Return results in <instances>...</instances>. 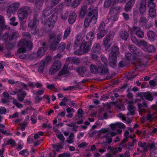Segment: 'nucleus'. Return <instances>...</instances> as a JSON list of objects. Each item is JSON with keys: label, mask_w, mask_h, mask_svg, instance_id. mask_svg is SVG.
Masks as SVG:
<instances>
[{"label": "nucleus", "mask_w": 157, "mask_h": 157, "mask_svg": "<svg viewBox=\"0 0 157 157\" xmlns=\"http://www.w3.org/2000/svg\"><path fill=\"white\" fill-rule=\"evenodd\" d=\"M149 15L152 18L155 17L156 16V12L154 8H150L149 10Z\"/></svg>", "instance_id": "79ce46f5"}, {"label": "nucleus", "mask_w": 157, "mask_h": 157, "mask_svg": "<svg viewBox=\"0 0 157 157\" xmlns=\"http://www.w3.org/2000/svg\"><path fill=\"white\" fill-rule=\"evenodd\" d=\"M79 0H75L71 4V6L73 8H75L77 7L80 4Z\"/></svg>", "instance_id": "864d4df0"}, {"label": "nucleus", "mask_w": 157, "mask_h": 157, "mask_svg": "<svg viewBox=\"0 0 157 157\" xmlns=\"http://www.w3.org/2000/svg\"><path fill=\"white\" fill-rule=\"evenodd\" d=\"M131 40L136 45L138 44L139 41H138L136 37L132 36L131 37Z\"/></svg>", "instance_id": "680f3d73"}, {"label": "nucleus", "mask_w": 157, "mask_h": 157, "mask_svg": "<svg viewBox=\"0 0 157 157\" xmlns=\"http://www.w3.org/2000/svg\"><path fill=\"white\" fill-rule=\"evenodd\" d=\"M37 16L35 14L33 18L28 23V27L30 28H36L39 24V21L37 18Z\"/></svg>", "instance_id": "9b49d317"}, {"label": "nucleus", "mask_w": 157, "mask_h": 157, "mask_svg": "<svg viewBox=\"0 0 157 157\" xmlns=\"http://www.w3.org/2000/svg\"><path fill=\"white\" fill-rule=\"evenodd\" d=\"M47 48L46 47L40 48L37 52V56L40 57H42L47 51Z\"/></svg>", "instance_id": "5701e85b"}, {"label": "nucleus", "mask_w": 157, "mask_h": 157, "mask_svg": "<svg viewBox=\"0 0 157 157\" xmlns=\"http://www.w3.org/2000/svg\"><path fill=\"white\" fill-rule=\"evenodd\" d=\"M115 35L113 32H111L109 34L107 35L104 38L103 40V45L105 46L106 51H108L112 44L111 42L113 40V37Z\"/></svg>", "instance_id": "20e7f679"}, {"label": "nucleus", "mask_w": 157, "mask_h": 157, "mask_svg": "<svg viewBox=\"0 0 157 157\" xmlns=\"http://www.w3.org/2000/svg\"><path fill=\"white\" fill-rule=\"evenodd\" d=\"M9 33L6 32L2 36V38L5 40H9Z\"/></svg>", "instance_id": "13d9d810"}, {"label": "nucleus", "mask_w": 157, "mask_h": 157, "mask_svg": "<svg viewBox=\"0 0 157 157\" xmlns=\"http://www.w3.org/2000/svg\"><path fill=\"white\" fill-rule=\"evenodd\" d=\"M117 58L109 56V66L113 68L117 66Z\"/></svg>", "instance_id": "4be33fe9"}, {"label": "nucleus", "mask_w": 157, "mask_h": 157, "mask_svg": "<svg viewBox=\"0 0 157 157\" xmlns=\"http://www.w3.org/2000/svg\"><path fill=\"white\" fill-rule=\"evenodd\" d=\"M52 147L55 149V150L56 151H59L60 149H62L63 147L62 145L60 144L59 145L53 144Z\"/></svg>", "instance_id": "8fccbe9b"}, {"label": "nucleus", "mask_w": 157, "mask_h": 157, "mask_svg": "<svg viewBox=\"0 0 157 157\" xmlns=\"http://www.w3.org/2000/svg\"><path fill=\"white\" fill-rule=\"evenodd\" d=\"M18 46L20 47L17 51L20 53H24L26 52V49H29L31 50L33 47V44L30 41L25 40H21L19 41Z\"/></svg>", "instance_id": "f257e3e1"}, {"label": "nucleus", "mask_w": 157, "mask_h": 157, "mask_svg": "<svg viewBox=\"0 0 157 157\" xmlns=\"http://www.w3.org/2000/svg\"><path fill=\"white\" fill-rule=\"evenodd\" d=\"M147 43L144 40H141L139 41L138 44H137V46H144L145 47L147 45Z\"/></svg>", "instance_id": "5fc2aeb1"}, {"label": "nucleus", "mask_w": 157, "mask_h": 157, "mask_svg": "<svg viewBox=\"0 0 157 157\" xmlns=\"http://www.w3.org/2000/svg\"><path fill=\"white\" fill-rule=\"evenodd\" d=\"M88 13L87 16L88 17H90L93 20H96L98 17V11L95 9H93L91 7L89 8L88 10Z\"/></svg>", "instance_id": "9d476101"}, {"label": "nucleus", "mask_w": 157, "mask_h": 157, "mask_svg": "<svg viewBox=\"0 0 157 157\" xmlns=\"http://www.w3.org/2000/svg\"><path fill=\"white\" fill-rule=\"evenodd\" d=\"M63 7V3L59 4L55 8V13H61L62 11V9Z\"/></svg>", "instance_id": "7c9ffc66"}, {"label": "nucleus", "mask_w": 157, "mask_h": 157, "mask_svg": "<svg viewBox=\"0 0 157 157\" xmlns=\"http://www.w3.org/2000/svg\"><path fill=\"white\" fill-rule=\"evenodd\" d=\"M91 44V42L90 41H86L83 40L81 44L80 50H82V52L85 53L88 52L90 50Z\"/></svg>", "instance_id": "1a4fd4ad"}, {"label": "nucleus", "mask_w": 157, "mask_h": 157, "mask_svg": "<svg viewBox=\"0 0 157 157\" xmlns=\"http://www.w3.org/2000/svg\"><path fill=\"white\" fill-rule=\"evenodd\" d=\"M113 3L109 0H105L104 3V7L105 8L109 7Z\"/></svg>", "instance_id": "603ef678"}, {"label": "nucleus", "mask_w": 157, "mask_h": 157, "mask_svg": "<svg viewBox=\"0 0 157 157\" xmlns=\"http://www.w3.org/2000/svg\"><path fill=\"white\" fill-rule=\"evenodd\" d=\"M16 18L15 17H11L10 19V21H11L10 24L14 26L17 25L18 24V23L17 22H14Z\"/></svg>", "instance_id": "6e6d98bb"}, {"label": "nucleus", "mask_w": 157, "mask_h": 157, "mask_svg": "<svg viewBox=\"0 0 157 157\" xmlns=\"http://www.w3.org/2000/svg\"><path fill=\"white\" fill-rule=\"evenodd\" d=\"M51 11V9L46 8L42 12V14L44 17H48L52 13Z\"/></svg>", "instance_id": "58836bf2"}, {"label": "nucleus", "mask_w": 157, "mask_h": 157, "mask_svg": "<svg viewBox=\"0 0 157 157\" xmlns=\"http://www.w3.org/2000/svg\"><path fill=\"white\" fill-rule=\"evenodd\" d=\"M125 57L127 60H131L134 59L133 56L130 53L128 52L125 54Z\"/></svg>", "instance_id": "3c124183"}, {"label": "nucleus", "mask_w": 157, "mask_h": 157, "mask_svg": "<svg viewBox=\"0 0 157 157\" xmlns=\"http://www.w3.org/2000/svg\"><path fill=\"white\" fill-rule=\"evenodd\" d=\"M76 15L74 12H72L69 16V24H72L74 23L76 19Z\"/></svg>", "instance_id": "473e14b6"}, {"label": "nucleus", "mask_w": 157, "mask_h": 157, "mask_svg": "<svg viewBox=\"0 0 157 157\" xmlns=\"http://www.w3.org/2000/svg\"><path fill=\"white\" fill-rule=\"evenodd\" d=\"M6 26L4 24V21L3 16L0 15V29L3 30L6 29Z\"/></svg>", "instance_id": "f704fd0d"}, {"label": "nucleus", "mask_w": 157, "mask_h": 157, "mask_svg": "<svg viewBox=\"0 0 157 157\" xmlns=\"http://www.w3.org/2000/svg\"><path fill=\"white\" fill-rule=\"evenodd\" d=\"M141 95V96L144 97L147 100L150 101L153 100L152 94L149 92L143 93Z\"/></svg>", "instance_id": "b1692460"}, {"label": "nucleus", "mask_w": 157, "mask_h": 157, "mask_svg": "<svg viewBox=\"0 0 157 157\" xmlns=\"http://www.w3.org/2000/svg\"><path fill=\"white\" fill-rule=\"evenodd\" d=\"M69 73V70L67 69V67L64 65L61 71L59 72L58 74V76L60 77L63 75Z\"/></svg>", "instance_id": "bb28decb"}, {"label": "nucleus", "mask_w": 157, "mask_h": 157, "mask_svg": "<svg viewBox=\"0 0 157 157\" xmlns=\"http://www.w3.org/2000/svg\"><path fill=\"white\" fill-rule=\"evenodd\" d=\"M66 47V44L65 43L62 42L59 45L58 49L59 52L63 51Z\"/></svg>", "instance_id": "49530a36"}, {"label": "nucleus", "mask_w": 157, "mask_h": 157, "mask_svg": "<svg viewBox=\"0 0 157 157\" xmlns=\"http://www.w3.org/2000/svg\"><path fill=\"white\" fill-rule=\"evenodd\" d=\"M96 20H93L90 17H87L85 18L84 21V26L85 28H87L89 25L90 23L93 22V23H95L96 21Z\"/></svg>", "instance_id": "c85d7f7f"}, {"label": "nucleus", "mask_w": 157, "mask_h": 157, "mask_svg": "<svg viewBox=\"0 0 157 157\" xmlns=\"http://www.w3.org/2000/svg\"><path fill=\"white\" fill-rule=\"evenodd\" d=\"M27 125V124L25 122H23L22 124H21V127L20 128V130L21 131L24 130Z\"/></svg>", "instance_id": "338daca9"}, {"label": "nucleus", "mask_w": 157, "mask_h": 157, "mask_svg": "<svg viewBox=\"0 0 157 157\" xmlns=\"http://www.w3.org/2000/svg\"><path fill=\"white\" fill-rule=\"evenodd\" d=\"M147 35L149 39L152 41H154L157 37V35L155 32L152 31H149Z\"/></svg>", "instance_id": "aec40b11"}, {"label": "nucleus", "mask_w": 157, "mask_h": 157, "mask_svg": "<svg viewBox=\"0 0 157 157\" xmlns=\"http://www.w3.org/2000/svg\"><path fill=\"white\" fill-rule=\"evenodd\" d=\"M13 103L19 109L22 108L23 106L22 104L18 102L17 101L15 98L13 101Z\"/></svg>", "instance_id": "de8ad7c7"}, {"label": "nucleus", "mask_w": 157, "mask_h": 157, "mask_svg": "<svg viewBox=\"0 0 157 157\" xmlns=\"http://www.w3.org/2000/svg\"><path fill=\"white\" fill-rule=\"evenodd\" d=\"M31 10L30 8L27 6H24L20 8L18 11V18L21 21H22L28 15V13Z\"/></svg>", "instance_id": "7ed1b4c3"}, {"label": "nucleus", "mask_w": 157, "mask_h": 157, "mask_svg": "<svg viewBox=\"0 0 157 157\" xmlns=\"http://www.w3.org/2000/svg\"><path fill=\"white\" fill-rule=\"evenodd\" d=\"M87 5L82 6L81 8L79 13V16L80 18H83L87 12Z\"/></svg>", "instance_id": "393cba45"}, {"label": "nucleus", "mask_w": 157, "mask_h": 157, "mask_svg": "<svg viewBox=\"0 0 157 157\" xmlns=\"http://www.w3.org/2000/svg\"><path fill=\"white\" fill-rule=\"evenodd\" d=\"M128 49L129 51L135 54L138 56H141L142 53L141 51L139 49L137 48L135 46L130 44L128 46Z\"/></svg>", "instance_id": "f8f14e48"}, {"label": "nucleus", "mask_w": 157, "mask_h": 157, "mask_svg": "<svg viewBox=\"0 0 157 157\" xmlns=\"http://www.w3.org/2000/svg\"><path fill=\"white\" fill-rule=\"evenodd\" d=\"M76 72L81 76H83V73L86 71V68L84 66H81L76 68Z\"/></svg>", "instance_id": "c756f323"}, {"label": "nucleus", "mask_w": 157, "mask_h": 157, "mask_svg": "<svg viewBox=\"0 0 157 157\" xmlns=\"http://www.w3.org/2000/svg\"><path fill=\"white\" fill-rule=\"evenodd\" d=\"M146 0H141L139 4V10L140 14H143L146 11Z\"/></svg>", "instance_id": "ddd939ff"}, {"label": "nucleus", "mask_w": 157, "mask_h": 157, "mask_svg": "<svg viewBox=\"0 0 157 157\" xmlns=\"http://www.w3.org/2000/svg\"><path fill=\"white\" fill-rule=\"evenodd\" d=\"M74 108L69 107V118L71 117L73 115L75 111Z\"/></svg>", "instance_id": "bf43d9fd"}, {"label": "nucleus", "mask_w": 157, "mask_h": 157, "mask_svg": "<svg viewBox=\"0 0 157 157\" xmlns=\"http://www.w3.org/2000/svg\"><path fill=\"white\" fill-rule=\"evenodd\" d=\"M43 4V2L42 0H36L35 3V6L36 9L38 10H40L42 8Z\"/></svg>", "instance_id": "2f4dec72"}, {"label": "nucleus", "mask_w": 157, "mask_h": 157, "mask_svg": "<svg viewBox=\"0 0 157 157\" xmlns=\"http://www.w3.org/2000/svg\"><path fill=\"white\" fill-rule=\"evenodd\" d=\"M68 101V99L66 97H64L62 101L59 103V105L61 106H65L67 105L66 102Z\"/></svg>", "instance_id": "a18cd8bd"}, {"label": "nucleus", "mask_w": 157, "mask_h": 157, "mask_svg": "<svg viewBox=\"0 0 157 157\" xmlns=\"http://www.w3.org/2000/svg\"><path fill=\"white\" fill-rule=\"evenodd\" d=\"M121 7L112 6L110 10L109 14L110 16V19L113 21H116L118 19V15L120 12Z\"/></svg>", "instance_id": "39448f33"}, {"label": "nucleus", "mask_w": 157, "mask_h": 157, "mask_svg": "<svg viewBox=\"0 0 157 157\" xmlns=\"http://www.w3.org/2000/svg\"><path fill=\"white\" fill-rule=\"evenodd\" d=\"M105 24L104 22L102 21L101 22L99 26L98 29L100 30H103L105 27Z\"/></svg>", "instance_id": "774afa93"}, {"label": "nucleus", "mask_w": 157, "mask_h": 157, "mask_svg": "<svg viewBox=\"0 0 157 157\" xmlns=\"http://www.w3.org/2000/svg\"><path fill=\"white\" fill-rule=\"evenodd\" d=\"M119 34L121 38L123 40H126L128 38V33L124 30L121 31Z\"/></svg>", "instance_id": "cd10ccee"}, {"label": "nucleus", "mask_w": 157, "mask_h": 157, "mask_svg": "<svg viewBox=\"0 0 157 157\" xmlns=\"http://www.w3.org/2000/svg\"><path fill=\"white\" fill-rule=\"evenodd\" d=\"M26 94H27L26 92H22V93L18 94L17 96L19 101H22Z\"/></svg>", "instance_id": "e433bc0d"}, {"label": "nucleus", "mask_w": 157, "mask_h": 157, "mask_svg": "<svg viewBox=\"0 0 157 157\" xmlns=\"http://www.w3.org/2000/svg\"><path fill=\"white\" fill-rule=\"evenodd\" d=\"M147 20L145 17L142 16L141 17L139 20V22L140 23H145L147 22Z\"/></svg>", "instance_id": "052dcab7"}, {"label": "nucleus", "mask_w": 157, "mask_h": 157, "mask_svg": "<svg viewBox=\"0 0 157 157\" xmlns=\"http://www.w3.org/2000/svg\"><path fill=\"white\" fill-rule=\"evenodd\" d=\"M109 70L107 67V64L101 65L99 67V73L103 74H107Z\"/></svg>", "instance_id": "6ab92c4d"}, {"label": "nucleus", "mask_w": 157, "mask_h": 157, "mask_svg": "<svg viewBox=\"0 0 157 157\" xmlns=\"http://www.w3.org/2000/svg\"><path fill=\"white\" fill-rule=\"evenodd\" d=\"M9 83L10 84L12 85L15 83H17L18 84L23 86L25 90H28V86L27 84H25V83L19 81H15L14 80L12 79H10L8 81Z\"/></svg>", "instance_id": "dca6fc26"}, {"label": "nucleus", "mask_w": 157, "mask_h": 157, "mask_svg": "<svg viewBox=\"0 0 157 157\" xmlns=\"http://www.w3.org/2000/svg\"><path fill=\"white\" fill-rule=\"evenodd\" d=\"M136 0H129L125 5L124 10L126 12L130 11L134 6Z\"/></svg>", "instance_id": "f3484780"}, {"label": "nucleus", "mask_w": 157, "mask_h": 157, "mask_svg": "<svg viewBox=\"0 0 157 157\" xmlns=\"http://www.w3.org/2000/svg\"><path fill=\"white\" fill-rule=\"evenodd\" d=\"M128 109L129 111V112L128 113L127 115H134L135 114L134 111L135 110V108L133 105V102L132 101H130L128 102Z\"/></svg>", "instance_id": "a211bd4d"}, {"label": "nucleus", "mask_w": 157, "mask_h": 157, "mask_svg": "<svg viewBox=\"0 0 157 157\" xmlns=\"http://www.w3.org/2000/svg\"><path fill=\"white\" fill-rule=\"evenodd\" d=\"M119 54L118 47L116 45H113L111 48V50L109 56L117 58V56Z\"/></svg>", "instance_id": "4468645a"}, {"label": "nucleus", "mask_w": 157, "mask_h": 157, "mask_svg": "<svg viewBox=\"0 0 157 157\" xmlns=\"http://www.w3.org/2000/svg\"><path fill=\"white\" fill-rule=\"evenodd\" d=\"M154 1V0H148L147 6L149 8H154L155 7L156 4Z\"/></svg>", "instance_id": "37998d69"}, {"label": "nucleus", "mask_w": 157, "mask_h": 157, "mask_svg": "<svg viewBox=\"0 0 157 157\" xmlns=\"http://www.w3.org/2000/svg\"><path fill=\"white\" fill-rule=\"evenodd\" d=\"M16 144L15 141L12 139H10L7 141L8 145H10L12 146H14Z\"/></svg>", "instance_id": "4d7b16f0"}, {"label": "nucleus", "mask_w": 157, "mask_h": 157, "mask_svg": "<svg viewBox=\"0 0 157 157\" xmlns=\"http://www.w3.org/2000/svg\"><path fill=\"white\" fill-rule=\"evenodd\" d=\"M15 46V44L13 42H11L7 43L6 45V48L8 50L12 49Z\"/></svg>", "instance_id": "c03bdc74"}, {"label": "nucleus", "mask_w": 157, "mask_h": 157, "mask_svg": "<svg viewBox=\"0 0 157 157\" xmlns=\"http://www.w3.org/2000/svg\"><path fill=\"white\" fill-rule=\"evenodd\" d=\"M94 31L90 32L87 34L86 39L90 40H92L94 38L95 36Z\"/></svg>", "instance_id": "72a5a7b5"}, {"label": "nucleus", "mask_w": 157, "mask_h": 157, "mask_svg": "<svg viewBox=\"0 0 157 157\" xmlns=\"http://www.w3.org/2000/svg\"><path fill=\"white\" fill-rule=\"evenodd\" d=\"M61 66V62L59 60H56L50 68L49 71V74L52 75H54L60 69Z\"/></svg>", "instance_id": "423d86ee"}, {"label": "nucleus", "mask_w": 157, "mask_h": 157, "mask_svg": "<svg viewBox=\"0 0 157 157\" xmlns=\"http://www.w3.org/2000/svg\"><path fill=\"white\" fill-rule=\"evenodd\" d=\"M57 17L55 15L52 14L45 21L44 25L46 27L51 29L55 25Z\"/></svg>", "instance_id": "0eeeda50"}, {"label": "nucleus", "mask_w": 157, "mask_h": 157, "mask_svg": "<svg viewBox=\"0 0 157 157\" xmlns=\"http://www.w3.org/2000/svg\"><path fill=\"white\" fill-rule=\"evenodd\" d=\"M90 69L91 71L94 73H96L99 72V68L95 65H92L90 67Z\"/></svg>", "instance_id": "ea45409f"}, {"label": "nucleus", "mask_w": 157, "mask_h": 157, "mask_svg": "<svg viewBox=\"0 0 157 157\" xmlns=\"http://www.w3.org/2000/svg\"><path fill=\"white\" fill-rule=\"evenodd\" d=\"M82 50H77L74 52L75 55H81L83 54Z\"/></svg>", "instance_id": "69168bd1"}, {"label": "nucleus", "mask_w": 157, "mask_h": 157, "mask_svg": "<svg viewBox=\"0 0 157 157\" xmlns=\"http://www.w3.org/2000/svg\"><path fill=\"white\" fill-rule=\"evenodd\" d=\"M101 49V46L99 43L95 44H94L91 50L92 52L98 53H99Z\"/></svg>", "instance_id": "412c9836"}, {"label": "nucleus", "mask_w": 157, "mask_h": 157, "mask_svg": "<svg viewBox=\"0 0 157 157\" xmlns=\"http://www.w3.org/2000/svg\"><path fill=\"white\" fill-rule=\"evenodd\" d=\"M56 135L57 138L60 140V143L61 144H63L64 142L65 139L63 134L59 133L57 134Z\"/></svg>", "instance_id": "09e8293b"}, {"label": "nucleus", "mask_w": 157, "mask_h": 157, "mask_svg": "<svg viewBox=\"0 0 157 157\" xmlns=\"http://www.w3.org/2000/svg\"><path fill=\"white\" fill-rule=\"evenodd\" d=\"M49 40L52 41V40H53L52 42L50 48L51 49L55 50L57 45L60 41L62 36L60 34H58L56 36L55 33H52L49 35Z\"/></svg>", "instance_id": "f03ea898"}, {"label": "nucleus", "mask_w": 157, "mask_h": 157, "mask_svg": "<svg viewBox=\"0 0 157 157\" xmlns=\"http://www.w3.org/2000/svg\"><path fill=\"white\" fill-rule=\"evenodd\" d=\"M17 38V36L16 32L9 33V40L10 41L15 40Z\"/></svg>", "instance_id": "4c0bfd02"}, {"label": "nucleus", "mask_w": 157, "mask_h": 157, "mask_svg": "<svg viewBox=\"0 0 157 157\" xmlns=\"http://www.w3.org/2000/svg\"><path fill=\"white\" fill-rule=\"evenodd\" d=\"M144 49L145 51L149 53L154 52L156 50L155 47L152 45H147Z\"/></svg>", "instance_id": "a878e982"}, {"label": "nucleus", "mask_w": 157, "mask_h": 157, "mask_svg": "<svg viewBox=\"0 0 157 157\" xmlns=\"http://www.w3.org/2000/svg\"><path fill=\"white\" fill-rule=\"evenodd\" d=\"M74 137V134L73 133H71L69 135V144L72 143L73 142Z\"/></svg>", "instance_id": "0e129e2a"}, {"label": "nucleus", "mask_w": 157, "mask_h": 157, "mask_svg": "<svg viewBox=\"0 0 157 157\" xmlns=\"http://www.w3.org/2000/svg\"><path fill=\"white\" fill-rule=\"evenodd\" d=\"M131 34H135L138 37L142 38L144 37V33L140 27L136 26H134L131 29Z\"/></svg>", "instance_id": "6e6552de"}, {"label": "nucleus", "mask_w": 157, "mask_h": 157, "mask_svg": "<svg viewBox=\"0 0 157 157\" xmlns=\"http://www.w3.org/2000/svg\"><path fill=\"white\" fill-rule=\"evenodd\" d=\"M100 32L97 34V38L98 39H101L103 37L106 33V32L105 30H100Z\"/></svg>", "instance_id": "a19ab883"}, {"label": "nucleus", "mask_w": 157, "mask_h": 157, "mask_svg": "<svg viewBox=\"0 0 157 157\" xmlns=\"http://www.w3.org/2000/svg\"><path fill=\"white\" fill-rule=\"evenodd\" d=\"M20 6V3L19 2H15L10 5L8 7L7 10V12L12 13L15 12L17 10Z\"/></svg>", "instance_id": "2eb2a0df"}, {"label": "nucleus", "mask_w": 157, "mask_h": 157, "mask_svg": "<svg viewBox=\"0 0 157 157\" xmlns=\"http://www.w3.org/2000/svg\"><path fill=\"white\" fill-rule=\"evenodd\" d=\"M6 108L3 107H1L0 108V114H6Z\"/></svg>", "instance_id": "e2e57ef3"}, {"label": "nucleus", "mask_w": 157, "mask_h": 157, "mask_svg": "<svg viewBox=\"0 0 157 157\" xmlns=\"http://www.w3.org/2000/svg\"><path fill=\"white\" fill-rule=\"evenodd\" d=\"M71 63L76 65L79 64L80 63V61L79 58L74 57L71 59Z\"/></svg>", "instance_id": "c9c22d12"}]
</instances>
